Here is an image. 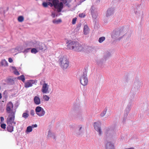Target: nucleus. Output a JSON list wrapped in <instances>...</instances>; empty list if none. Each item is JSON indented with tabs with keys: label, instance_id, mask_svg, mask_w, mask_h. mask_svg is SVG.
Returning <instances> with one entry per match:
<instances>
[{
	"label": "nucleus",
	"instance_id": "nucleus-1",
	"mask_svg": "<svg viewBox=\"0 0 149 149\" xmlns=\"http://www.w3.org/2000/svg\"><path fill=\"white\" fill-rule=\"evenodd\" d=\"M67 47L74 51L80 52L83 49L82 45L77 41H70L67 45Z\"/></svg>",
	"mask_w": 149,
	"mask_h": 149
},
{
	"label": "nucleus",
	"instance_id": "nucleus-2",
	"mask_svg": "<svg viewBox=\"0 0 149 149\" xmlns=\"http://www.w3.org/2000/svg\"><path fill=\"white\" fill-rule=\"evenodd\" d=\"M72 116L74 118H78L81 119V112L79 108V106L77 104H74L73 106V108L71 111Z\"/></svg>",
	"mask_w": 149,
	"mask_h": 149
},
{
	"label": "nucleus",
	"instance_id": "nucleus-3",
	"mask_svg": "<svg viewBox=\"0 0 149 149\" xmlns=\"http://www.w3.org/2000/svg\"><path fill=\"white\" fill-rule=\"evenodd\" d=\"M48 6H50L51 7L53 6L58 10L59 12H61L63 9L64 5L63 2H59V1H48Z\"/></svg>",
	"mask_w": 149,
	"mask_h": 149
},
{
	"label": "nucleus",
	"instance_id": "nucleus-4",
	"mask_svg": "<svg viewBox=\"0 0 149 149\" xmlns=\"http://www.w3.org/2000/svg\"><path fill=\"white\" fill-rule=\"evenodd\" d=\"M124 31V27L123 26L117 28L113 31L111 37L112 38L115 39L118 37L120 35L123 34Z\"/></svg>",
	"mask_w": 149,
	"mask_h": 149
},
{
	"label": "nucleus",
	"instance_id": "nucleus-5",
	"mask_svg": "<svg viewBox=\"0 0 149 149\" xmlns=\"http://www.w3.org/2000/svg\"><path fill=\"white\" fill-rule=\"evenodd\" d=\"M87 67H86L84 68L83 75L80 78V83L84 86L87 85L88 81V78L87 77Z\"/></svg>",
	"mask_w": 149,
	"mask_h": 149
},
{
	"label": "nucleus",
	"instance_id": "nucleus-6",
	"mask_svg": "<svg viewBox=\"0 0 149 149\" xmlns=\"http://www.w3.org/2000/svg\"><path fill=\"white\" fill-rule=\"evenodd\" d=\"M61 66L63 70L66 69L68 66L69 62L66 56H63L59 59Z\"/></svg>",
	"mask_w": 149,
	"mask_h": 149
},
{
	"label": "nucleus",
	"instance_id": "nucleus-7",
	"mask_svg": "<svg viewBox=\"0 0 149 149\" xmlns=\"http://www.w3.org/2000/svg\"><path fill=\"white\" fill-rule=\"evenodd\" d=\"M13 104L12 102L10 101V125H12L13 120H14L15 114L16 111L17 107L15 109H13Z\"/></svg>",
	"mask_w": 149,
	"mask_h": 149
},
{
	"label": "nucleus",
	"instance_id": "nucleus-8",
	"mask_svg": "<svg viewBox=\"0 0 149 149\" xmlns=\"http://www.w3.org/2000/svg\"><path fill=\"white\" fill-rule=\"evenodd\" d=\"M84 126L81 125H76L74 132L77 136H82L84 133Z\"/></svg>",
	"mask_w": 149,
	"mask_h": 149
},
{
	"label": "nucleus",
	"instance_id": "nucleus-9",
	"mask_svg": "<svg viewBox=\"0 0 149 149\" xmlns=\"http://www.w3.org/2000/svg\"><path fill=\"white\" fill-rule=\"evenodd\" d=\"M142 85V83L141 81L138 79H135L133 85L134 88L132 90L137 92Z\"/></svg>",
	"mask_w": 149,
	"mask_h": 149
},
{
	"label": "nucleus",
	"instance_id": "nucleus-10",
	"mask_svg": "<svg viewBox=\"0 0 149 149\" xmlns=\"http://www.w3.org/2000/svg\"><path fill=\"white\" fill-rule=\"evenodd\" d=\"M94 127L95 130L98 132L99 135L100 136L102 134L100 123L99 122H95Z\"/></svg>",
	"mask_w": 149,
	"mask_h": 149
},
{
	"label": "nucleus",
	"instance_id": "nucleus-11",
	"mask_svg": "<svg viewBox=\"0 0 149 149\" xmlns=\"http://www.w3.org/2000/svg\"><path fill=\"white\" fill-rule=\"evenodd\" d=\"M34 46L37 49L42 51H45L47 49V47L45 44L38 42H36V45Z\"/></svg>",
	"mask_w": 149,
	"mask_h": 149
},
{
	"label": "nucleus",
	"instance_id": "nucleus-12",
	"mask_svg": "<svg viewBox=\"0 0 149 149\" xmlns=\"http://www.w3.org/2000/svg\"><path fill=\"white\" fill-rule=\"evenodd\" d=\"M35 112L36 114L39 116H43L45 113V111L43 108L40 106H38L36 107Z\"/></svg>",
	"mask_w": 149,
	"mask_h": 149
},
{
	"label": "nucleus",
	"instance_id": "nucleus-13",
	"mask_svg": "<svg viewBox=\"0 0 149 149\" xmlns=\"http://www.w3.org/2000/svg\"><path fill=\"white\" fill-rule=\"evenodd\" d=\"M114 130L111 127H108L105 131V135L107 137H111L114 134Z\"/></svg>",
	"mask_w": 149,
	"mask_h": 149
},
{
	"label": "nucleus",
	"instance_id": "nucleus-14",
	"mask_svg": "<svg viewBox=\"0 0 149 149\" xmlns=\"http://www.w3.org/2000/svg\"><path fill=\"white\" fill-rule=\"evenodd\" d=\"M36 81L33 80H28L26 82L24 83V87L26 88H28L30 87H31L32 86V84H34L36 82Z\"/></svg>",
	"mask_w": 149,
	"mask_h": 149
},
{
	"label": "nucleus",
	"instance_id": "nucleus-15",
	"mask_svg": "<svg viewBox=\"0 0 149 149\" xmlns=\"http://www.w3.org/2000/svg\"><path fill=\"white\" fill-rule=\"evenodd\" d=\"M48 86L46 83H44L43 84L41 91L43 93H49V92L48 90Z\"/></svg>",
	"mask_w": 149,
	"mask_h": 149
},
{
	"label": "nucleus",
	"instance_id": "nucleus-16",
	"mask_svg": "<svg viewBox=\"0 0 149 149\" xmlns=\"http://www.w3.org/2000/svg\"><path fill=\"white\" fill-rule=\"evenodd\" d=\"M114 10L113 8H108L107 11L106 16L108 17L113 15L114 13Z\"/></svg>",
	"mask_w": 149,
	"mask_h": 149
},
{
	"label": "nucleus",
	"instance_id": "nucleus-17",
	"mask_svg": "<svg viewBox=\"0 0 149 149\" xmlns=\"http://www.w3.org/2000/svg\"><path fill=\"white\" fill-rule=\"evenodd\" d=\"M106 149H115L114 144L111 142L107 141L105 144Z\"/></svg>",
	"mask_w": 149,
	"mask_h": 149
},
{
	"label": "nucleus",
	"instance_id": "nucleus-18",
	"mask_svg": "<svg viewBox=\"0 0 149 149\" xmlns=\"http://www.w3.org/2000/svg\"><path fill=\"white\" fill-rule=\"evenodd\" d=\"M133 100H130L129 102L125 109V110L127 111H130L131 109L132 104H133Z\"/></svg>",
	"mask_w": 149,
	"mask_h": 149
},
{
	"label": "nucleus",
	"instance_id": "nucleus-19",
	"mask_svg": "<svg viewBox=\"0 0 149 149\" xmlns=\"http://www.w3.org/2000/svg\"><path fill=\"white\" fill-rule=\"evenodd\" d=\"M34 103L36 105H39L40 104V98L37 96H35L33 99Z\"/></svg>",
	"mask_w": 149,
	"mask_h": 149
},
{
	"label": "nucleus",
	"instance_id": "nucleus-20",
	"mask_svg": "<svg viewBox=\"0 0 149 149\" xmlns=\"http://www.w3.org/2000/svg\"><path fill=\"white\" fill-rule=\"evenodd\" d=\"M137 91H134L133 90H132L131 91V95L130 96V100H132L134 99L135 97V95Z\"/></svg>",
	"mask_w": 149,
	"mask_h": 149
},
{
	"label": "nucleus",
	"instance_id": "nucleus-21",
	"mask_svg": "<svg viewBox=\"0 0 149 149\" xmlns=\"http://www.w3.org/2000/svg\"><path fill=\"white\" fill-rule=\"evenodd\" d=\"M10 67L13 70V73L17 75H19L20 73L15 66H11Z\"/></svg>",
	"mask_w": 149,
	"mask_h": 149
},
{
	"label": "nucleus",
	"instance_id": "nucleus-22",
	"mask_svg": "<svg viewBox=\"0 0 149 149\" xmlns=\"http://www.w3.org/2000/svg\"><path fill=\"white\" fill-rule=\"evenodd\" d=\"M111 56V53L108 51L106 52L105 54H104L103 58L105 61L108 59Z\"/></svg>",
	"mask_w": 149,
	"mask_h": 149
},
{
	"label": "nucleus",
	"instance_id": "nucleus-23",
	"mask_svg": "<svg viewBox=\"0 0 149 149\" xmlns=\"http://www.w3.org/2000/svg\"><path fill=\"white\" fill-rule=\"evenodd\" d=\"M14 79H17L19 80H21L22 81L23 83H24L25 82V78L24 76L22 74L21 76L18 77H17L16 78H14Z\"/></svg>",
	"mask_w": 149,
	"mask_h": 149
},
{
	"label": "nucleus",
	"instance_id": "nucleus-24",
	"mask_svg": "<svg viewBox=\"0 0 149 149\" xmlns=\"http://www.w3.org/2000/svg\"><path fill=\"white\" fill-rule=\"evenodd\" d=\"M81 25V23H79L77 25L76 27L74 30V33L77 34V33L78 32Z\"/></svg>",
	"mask_w": 149,
	"mask_h": 149
},
{
	"label": "nucleus",
	"instance_id": "nucleus-25",
	"mask_svg": "<svg viewBox=\"0 0 149 149\" xmlns=\"http://www.w3.org/2000/svg\"><path fill=\"white\" fill-rule=\"evenodd\" d=\"M36 42L35 43L32 41L28 42L26 45L27 47H35L34 46L36 45Z\"/></svg>",
	"mask_w": 149,
	"mask_h": 149
},
{
	"label": "nucleus",
	"instance_id": "nucleus-26",
	"mask_svg": "<svg viewBox=\"0 0 149 149\" xmlns=\"http://www.w3.org/2000/svg\"><path fill=\"white\" fill-rule=\"evenodd\" d=\"M48 134L47 136L48 137H53V138L55 139L56 137L55 136V134L54 133L52 132L50 130L48 131Z\"/></svg>",
	"mask_w": 149,
	"mask_h": 149
},
{
	"label": "nucleus",
	"instance_id": "nucleus-27",
	"mask_svg": "<svg viewBox=\"0 0 149 149\" xmlns=\"http://www.w3.org/2000/svg\"><path fill=\"white\" fill-rule=\"evenodd\" d=\"M104 62V60L103 58L97 61V64L101 67H102L103 64Z\"/></svg>",
	"mask_w": 149,
	"mask_h": 149
},
{
	"label": "nucleus",
	"instance_id": "nucleus-28",
	"mask_svg": "<svg viewBox=\"0 0 149 149\" xmlns=\"http://www.w3.org/2000/svg\"><path fill=\"white\" fill-rule=\"evenodd\" d=\"M84 34L85 35H87L88 33V28L87 25H84Z\"/></svg>",
	"mask_w": 149,
	"mask_h": 149
},
{
	"label": "nucleus",
	"instance_id": "nucleus-29",
	"mask_svg": "<svg viewBox=\"0 0 149 149\" xmlns=\"http://www.w3.org/2000/svg\"><path fill=\"white\" fill-rule=\"evenodd\" d=\"M62 20L61 19L56 20L54 19L52 21V22L55 24H58L62 22Z\"/></svg>",
	"mask_w": 149,
	"mask_h": 149
},
{
	"label": "nucleus",
	"instance_id": "nucleus-30",
	"mask_svg": "<svg viewBox=\"0 0 149 149\" xmlns=\"http://www.w3.org/2000/svg\"><path fill=\"white\" fill-rule=\"evenodd\" d=\"M32 127L31 126H29L27 127L26 130V133L27 134L32 132Z\"/></svg>",
	"mask_w": 149,
	"mask_h": 149
},
{
	"label": "nucleus",
	"instance_id": "nucleus-31",
	"mask_svg": "<svg viewBox=\"0 0 149 149\" xmlns=\"http://www.w3.org/2000/svg\"><path fill=\"white\" fill-rule=\"evenodd\" d=\"M1 64L2 66H7L8 65V63L7 61H6L5 59H3L1 61Z\"/></svg>",
	"mask_w": 149,
	"mask_h": 149
},
{
	"label": "nucleus",
	"instance_id": "nucleus-32",
	"mask_svg": "<svg viewBox=\"0 0 149 149\" xmlns=\"http://www.w3.org/2000/svg\"><path fill=\"white\" fill-rule=\"evenodd\" d=\"M107 110V108L106 107L104 109V110L100 114V116L101 117H103L106 114Z\"/></svg>",
	"mask_w": 149,
	"mask_h": 149
},
{
	"label": "nucleus",
	"instance_id": "nucleus-33",
	"mask_svg": "<svg viewBox=\"0 0 149 149\" xmlns=\"http://www.w3.org/2000/svg\"><path fill=\"white\" fill-rule=\"evenodd\" d=\"M24 18L23 16H19L18 17L17 20L19 22H22L24 21Z\"/></svg>",
	"mask_w": 149,
	"mask_h": 149
},
{
	"label": "nucleus",
	"instance_id": "nucleus-34",
	"mask_svg": "<svg viewBox=\"0 0 149 149\" xmlns=\"http://www.w3.org/2000/svg\"><path fill=\"white\" fill-rule=\"evenodd\" d=\"M26 113H23L22 114V117L24 118L25 119L27 118L29 116V114L27 113L28 112V111L26 110Z\"/></svg>",
	"mask_w": 149,
	"mask_h": 149
},
{
	"label": "nucleus",
	"instance_id": "nucleus-35",
	"mask_svg": "<svg viewBox=\"0 0 149 149\" xmlns=\"http://www.w3.org/2000/svg\"><path fill=\"white\" fill-rule=\"evenodd\" d=\"M31 52L32 53L36 54L38 52V51L37 50L38 49L36 48H31Z\"/></svg>",
	"mask_w": 149,
	"mask_h": 149
},
{
	"label": "nucleus",
	"instance_id": "nucleus-36",
	"mask_svg": "<svg viewBox=\"0 0 149 149\" xmlns=\"http://www.w3.org/2000/svg\"><path fill=\"white\" fill-rule=\"evenodd\" d=\"M105 38L104 37H101L99 38L98 42L99 43H101L105 40Z\"/></svg>",
	"mask_w": 149,
	"mask_h": 149
},
{
	"label": "nucleus",
	"instance_id": "nucleus-37",
	"mask_svg": "<svg viewBox=\"0 0 149 149\" xmlns=\"http://www.w3.org/2000/svg\"><path fill=\"white\" fill-rule=\"evenodd\" d=\"M43 98L45 101H49L50 97L46 95H43Z\"/></svg>",
	"mask_w": 149,
	"mask_h": 149
},
{
	"label": "nucleus",
	"instance_id": "nucleus-38",
	"mask_svg": "<svg viewBox=\"0 0 149 149\" xmlns=\"http://www.w3.org/2000/svg\"><path fill=\"white\" fill-rule=\"evenodd\" d=\"M42 5L44 8L47 7L48 6V1L43 2L42 4Z\"/></svg>",
	"mask_w": 149,
	"mask_h": 149
},
{
	"label": "nucleus",
	"instance_id": "nucleus-39",
	"mask_svg": "<svg viewBox=\"0 0 149 149\" xmlns=\"http://www.w3.org/2000/svg\"><path fill=\"white\" fill-rule=\"evenodd\" d=\"M8 93L7 91H5L3 93V97L5 98L6 99L8 96Z\"/></svg>",
	"mask_w": 149,
	"mask_h": 149
},
{
	"label": "nucleus",
	"instance_id": "nucleus-40",
	"mask_svg": "<svg viewBox=\"0 0 149 149\" xmlns=\"http://www.w3.org/2000/svg\"><path fill=\"white\" fill-rule=\"evenodd\" d=\"M76 125L74 124H72V125H70L69 127L70 128L73 129L74 130V129H75V127L76 126Z\"/></svg>",
	"mask_w": 149,
	"mask_h": 149
},
{
	"label": "nucleus",
	"instance_id": "nucleus-41",
	"mask_svg": "<svg viewBox=\"0 0 149 149\" xmlns=\"http://www.w3.org/2000/svg\"><path fill=\"white\" fill-rule=\"evenodd\" d=\"M94 10H95V7L93 6H92L90 9V10L91 11V14L95 13L94 12Z\"/></svg>",
	"mask_w": 149,
	"mask_h": 149
},
{
	"label": "nucleus",
	"instance_id": "nucleus-42",
	"mask_svg": "<svg viewBox=\"0 0 149 149\" xmlns=\"http://www.w3.org/2000/svg\"><path fill=\"white\" fill-rule=\"evenodd\" d=\"M16 79H15L14 78L13 79L10 78V84H14V80Z\"/></svg>",
	"mask_w": 149,
	"mask_h": 149
},
{
	"label": "nucleus",
	"instance_id": "nucleus-43",
	"mask_svg": "<svg viewBox=\"0 0 149 149\" xmlns=\"http://www.w3.org/2000/svg\"><path fill=\"white\" fill-rule=\"evenodd\" d=\"M130 111H127L125 110V112L124 115L123 117L127 118Z\"/></svg>",
	"mask_w": 149,
	"mask_h": 149
},
{
	"label": "nucleus",
	"instance_id": "nucleus-44",
	"mask_svg": "<svg viewBox=\"0 0 149 149\" xmlns=\"http://www.w3.org/2000/svg\"><path fill=\"white\" fill-rule=\"evenodd\" d=\"M92 17L94 19H96L97 17V15L95 13L91 14Z\"/></svg>",
	"mask_w": 149,
	"mask_h": 149
},
{
	"label": "nucleus",
	"instance_id": "nucleus-45",
	"mask_svg": "<svg viewBox=\"0 0 149 149\" xmlns=\"http://www.w3.org/2000/svg\"><path fill=\"white\" fill-rule=\"evenodd\" d=\"M31 49V48H27V49H25L24 51L23 52V53H27L29 52L30 51V50Z\"/></svg>",
	"mask_w": 149,
	"mask_h": 149
},
{
	"label": "nucleus",
	"instance_id": "nucleus-46",
	"mask_svg": "<svg viewBox=\"0 0 149 149\" xmlns=\"http://www.w3.org/2000/svg\"><path fill=\"white\" fill-rule=\"evenodd\" d=\"M77 18L76 17L74 18L72 20V24H74L76 23L77 21Z\"/></svg>",
	"mask_w": 149,
	"mask_h": 149
},
{
	"label": "nucleus",
	"instance_id": "nucleus-47",
	"mask_svg": "<svg viewBox=\"0 0 149 149\" xmlns=\"http://www.w3.org/2000/svg\"><path fill=\"white\" fill-rule=\"evenodd\" d=\"M79 16L81 18L84 17L85 16V15L83 13H81L79 14Z\"/></svg>",
	"mask_w": 149,
	"mask_h": 149
},
{
	"label": "nucleus",
	"instance_id": "nucleus-48",
	"mask_svg": "<svg viewBox=\"0 0 149 149\" xmlns=\"http://www.w3.org/2000/svg\"><path fill=\"white\" fill-rule=\"evenodd\" d=\"M6 125L4 123L2 124L1 125V127L3 129H5L6 128Z\"/></svg>",
	"mask_w": 149,
	"mask_h": 149
},
{
	"label": "nucleus",
	"instance_id": "nucleus-49",
	"mask_svg": "<svg viewBox=\"0 0 149 149\" xmlns=\"http://www.w3.org/2000/svg\"><path fill=\"white\" fill-rule=\"evenodd\" d=\"M14 127L13 126L10 125V132H12L13 131Z\"/></svg>",
	"mask_w": 149,
	"mask_h": 149
},
{
	"label": "nucleus",
	"instance_id": "nucleus-50",
	"mask_svg": "<svg viewBox=\"0 0 149 149\" xmlns=\"http://www.w3.org/2000/svg\"><path fill=\"white\" fill-rule=\"evenodd\" d=\"M134 11L136 15H138V16H139V14H140L139 11H137L135 9Z\"/></svg>",
	"mask_w": 149,
	"mask_h": 149
},
{
	"label": "nucleus",
	"instance_id": "nucleus-51",
	"mask_svg": "<svg viewBox=\"0 0 149 149\" xmlns=\"http://www.w3.org/2000/svg\"><path fill=\"white\" fill-rule=\"evenodd\" d=\"M30 114L33 116H34V111L33 110H31Z\"/></svg>",
	"mask_w": 149,
	"mask_h": 149
},
{
	"label": "nucleus",
	"instance_id": "nucleus-52",
	"mask_svg": "<svg viewBox=\"0 0 149 149\" xmlns=\"http://www.w3.org/2000/svg\"><path fill=\"white\" fill-rule=\"evenodd\" d=\"M6 110L8 113H9V105L8 104L7 105Z\"/></svg>",
	"mask_w": 149,
	"mask_h": 149
},
{
	"label": "nucleus",
	"instance_id": "nucleus-53",
	"mask_svg": "<svg viewBox=\"0 0 149 149\" xmlns=\"http://www.w3.org/2000/svg\"><path fill=\"white\" fill-rule=\"evenodd\" d=\"M126 118H127L123 117V123H125Z\"/></svg>",
	"mask_w": 149,
	"mask_h": 149
},
{
	"label": "nucleus",
	"instance_id": "nucleus-54",
	"mask_svg": "<svg viewBox=\"0 0 149 149\" xmlns=\"http://www.w3.org/2000/svg\"><path fill=\"white\" fill-rule=\"evenodd\" d=\"M52 16L53 18H54L56 17V15L55 13H52Z\"/></svg>",
	"mask_w": 149,
	"mask_h": 149
},
{
	"label": "nucleus",
	"instance_id": "nucleus-55",
	"mask_svg": "<svg viewBox=\"0 0 149 149\" xmlns=\"http://www.w3.org/2000/svg\"><path fill=\"white\" fill-rule=\"evenodd\" d=\"M37 125L36 124L33 125L31 126L32 127V128L34 127H37Z\"/></svg>",
	"mask_w": 149,
	"mask_h": 149
},
{
	"label": "nucleus",
	"instance_id": "nucleus-56",
	"mask_svg": "<svg viewBox=\"0 0 149 149\" xmlns=\"http://www.w3.org/2000/svg\"><path fill=\"white\" fill-rule=\"evenodd\" d=\"M126 34H127V33H125V34L124 35H123V36H121V37H119L118 38V40H120L122 39V38L124 36H125Z\"/></svg>",
	"mask_w": 149,
	"mask_h": 149
},
{
	"label": "nucleus",
	"instance_id": "nucleus-57",
	"mask_svg": "<svg viewBox=\"0 0 149 149\" xmlns=\"http://www.w3.org/2000/svg\"><path fill=\"white\" fill-rule=\"evenodd\" d=\"M1 122H2L4 120V119L3 117H1Z\"/></svg>",
	"mask_w": 149,
	"mask_h": 149
},
{
	"label": "nucleus",
	"instance_id": "nucleus-58",
	"mask_svg": "<svg viewBox=\"0 0 149 149\" xmlns=\"http://www.w3.org/2000/svg\"><path fill=\"white\" fill-rule=\"evenodd\" d=\"M61 1H63V2H62L63 3V4L67 2L66 0H61Z\"/></svg>",
	"mask_w": 149,
	"mask_h": 149
},
{
	"label": "nucleus",
	"instance_id": "nucleus-59",
	"mask_svg": "<svg viewBox=\"0 0 149 149\" xmlns=\"http://www.w3.org/2000/svg\"><path fill=\"white\" fill-rule=\"evenodd\" d=\"M46 0L47 1H55L56 2V1H59V0Z\"/></svg>",
	"mask_w": 149,
	"mask_h": 149
},
{
	"label": "nucleus",
	"instance_id": "nucleus-60",
	"mask_svg": "<svg viewBox=\"0 0 149 149\" xmlns=\"http://www.w3.org/2000/svg\"><path fill=\"white\" fill-rule=\"evenodd\" d=\"M13 62V60L12 58L10 57V63H12Z\"/></svg>",
	"mask_w": 149,
	"mask_h": 149
},
{
	"label": "nucleus",
	"instance_id": "nucleus-61",
	"mask_svg": "<svg viewBox=\"0 0 149 149\" xmlns=\"http://www.w3.org/2000/svg\"><path fill=\"white\" fill-rule=\"evenodd\" d=\"M6 129L8 132H9V128L8 127V126L7 127Z\"/></svg>",
	"mask_w": 149,
	"mask_h": 149
},
{
	"label": "nucleus",
	"instance_id": "nucleus-62",
	"mask_svg": "<svg viewBox=\"0 0 149 149\" xmlns=\"http://www.w3.org/2000/svg\"><path fill=\"white\" fill-rule=\"evenodd\" d=\"M12 123H14V124H16V122L14 121V120H13Z\"/></svg>",
	"mask_w": 149,
	"mask_h": 149
},
{
	"label": "nucleus",
	"instance_id": "nucleus-63",
	"mask_svg": "<svg viewBox=\"0 0 149 149\" xmlns=\"http://www.w3.org/2000/svg\"><path fill=\"white\" fill-rule=\"evenodd\" d=\"M2 98V95H1V94L0 93V99H1Z\"/></svg>",
	"mask_w": 149,
	"mask_h": 149
},
{
	"label": "nucleus",
	"instance_id": "nucleus-64",
	"mask_svg": "<svg viewBox=\"0 0 149 149\" xmlns=\"http://www.w3.org/2000/svg\"><path fill=\"white\" fill-rule=\"evenodd\" d=\"M141 4H139L137 5V7H139L140 6Z\"/></svg>",
	"mask_w": 149,
	"mask_h": 149
}]
</instances>
